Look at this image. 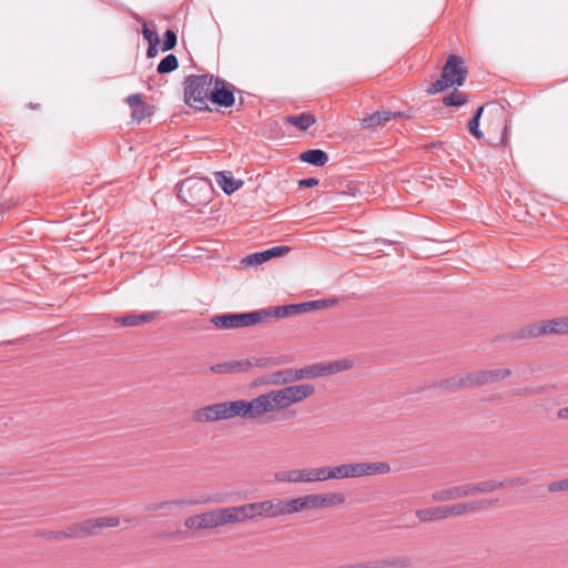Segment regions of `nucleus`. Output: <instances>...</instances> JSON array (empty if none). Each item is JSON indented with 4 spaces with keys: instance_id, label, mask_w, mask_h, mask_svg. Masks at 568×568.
Instances as JSON below:
<instances>
[{
    "instance_id": "nucleus-1",
    "label": "nucleus",
    "mask_w": 568,
    "mask_h": 568,
    "mask_svg": "<svg viewBox=\"0 0 568 568\" xmlns=\"http://www.w3.org/2000/svg\"><path fill=\"white\" fill-rule=\"evenodd\" d=\"M215 75L213 74H191L184 80V101L196 110H210L207 101H210L212 87Z\"/></svg>"
},
{
    "instance_id": "nucleus-2",
    "label": "nucleus",
    "mask_w": 568,
    "mask_h": 568,
    "mask_svg": "<svg viewBox=\"0 0 568 568\" xmlns=\"http://www.w3.org/2000/svg\"><path fill=\"white\" fill-rule=\"evenodd\" d=\"M247 409L244 399L222 402L195 410L193 419L197 423H211L234 417L248 418Z\"/></svg>"
},
{
    "instance_id": "nucleus-3",
    "label": "nucleus",
    "mask_w": 568,
    "mask_h": 568,
    "mask_svg": "<svg viewBox=\"0 0 568 568\" xmlns=\"http://www.w3.org/2000/svg\"><path fill=\"white\" fill-rule=\"evenodd\" d=\"M467 73L464 60L459 55L452 54L442 69L440 78L433 82L426 92L433 95L450 87H460L466 81Z\"/></svg>"
},
{
    "instance_id": "nucleus-4",
    "label": "nucleus",
    "mask_w": 568,
    "mask_h": 568,
    "mask_svg": "<svg viewBox=\"0 0 568 568\" xmlns=\"http://www.w3.org/2000/svg\"><path fill=\"white\" fill-rule=\"evenodd\" d=\"M176 187L178 199L190 206L206 204L211 199L212 187L207 179L187 178Z\"/></svg>"
},
{
    "instance_id": "nucleus-5",
    "label": "nucleus",
    "mask_w": 568,
    "mask_h": 568,
    "mask_svg": "<svg viewBox=\"0 0 568 568\" xmlns=\"http://www.w3.org/2000/svg\"><path fill=\"white\" fill-rule=\"evenodd\" d=\"M390 467L385 462L349 463L331 467L332 479L358 478L387 474Z\"/></svg>"
},
{
    "instance_id": "nucleus-6",
    "label": "nucleus",
    "mask_w": 568,
    "mask_h": 568,
    "mask_svg": "<svg viewBox=\"0 0 568 568\" xmlns=\"http://www.w3.org/2000/svg\"><path fill=\"white\" fill-rule=\"evenodd\" d=\"M266 315L267 313L261 312V310L247 313H225L213 316L211 323L219 329L248 327L266 321Z\"/></svg>"
},
{
    "instance_id": "nucleus-7",
    "label": "nucleus",
    "mask_w": 568,
    "mask_h": 568,
    "mask_svg": "<svg viewBox=\"0 0 568 568\" xmlns=\"http://www.w3.org/2000/svg\"><path fill=\"white\" fill-rule=\"evenodd\" d=\"M119 524L120 519L114 516L85 519L83 521L72 524L67 528L68 539H81L88 536H93L103 528L116 527Z\"/></svg>"
},
{
    "instance_id": "nucleus-8",
    "label": "nucleus",
    "mask_w": 568,
    "mask_h": 568,
    "mask_svg": "<svg viewBox=\"0 0 568 568\" xmlns=\"http://www.w3.org/2000/svg\"><path fill=\"white\" fill-rule=\"evenodd\" d=\"M568 333V317L541 321L526 326L519 331L517 338H536L547 334Z\"/></svg>"
},
{
    "instance_id": "nucleus-9",
    "label": "nucleus",
    "mask_w": 568,
    "mask_h": 568,
    "mask_svg": "<svg viewBox=\"0 0 568 568\" xmlns=\"http://www.w3.org/2000/svg\"><path fill=\"white\" fill-rule=\"evenodd\" d=\"M235 91L237 89L234 84L220 77H215L210 101L220 108H231L235 104Z\"/></svg>"
},
{
    "instance_id": "nucleus-10",
    "label": "nucleus",
    "mask_w": 568,
    "mask_h": 568,
    "mask_svg": "<svg viewBox=\"0 0 568 568\" xmlns=\"http://www.w3.org/2000/svg\"><path fill=\"white\" fill-rule=\"evenodd\" d=\"M244 505L248 520H252L256 517L276 518L284 516L283 499H267Z\"/></svg>"
},
{
    "instance_id": "nucleus-11",
    "label": "nucleus",
    "mask_w": 568,
    "mask_h": 568,
    "mask_svg": "<svg viewBox=\"0 0 568 568\" xmlns=\"http://www.w3.org/2000/svg\"><path fill=\"white\" fill-rule=\"evenodd\" d=\"M311 509H317L316 494L283 499L284 516Z\"/></svg>"
},
{
    "instance_id": "nucleus-12",
    "label": "nucleus",
    "mask_w": 568,
    "mask_h": 568,
    "mask_svg": "<svg viewBox=\"0 0 568 568\" xmlns=\"http://www.w3.org/2000/svg\"><path fill=\"white\" fill-rule=\"evenodd\" d=\"M474 387L495 383L511 375L509 368L485 369L470 372Z\"/></svg>"
},
{
    "instance_id": "nucleus-13",
    "label": "nucleus",
    "mask_w": 568,
    "mask_h": 568,
    "mask_svg": "<svg viewBox=\"0 0 568 568\" xmlns=\"http://www.w3.org/2000/svg\"><path fill=\"white\" fill-rule=\"evenodd\" d=\"M274 479L277 483L312 484V473L311 468L280 470L274 474Z\"/></svg>"
},
{
    "instance_id": "nucleus-14",
    "label": "nucleus",
    "mask_w": 568,
    "mask_h": 568,
    "mask_svg": "<svg viewBox=\"0 0 568 568\" xmlns=\"http://www.w3.org/2000/svg\"><path fill=\"white\" fill-rule=\"evenodd\" d=\"M402 115L400 112H392V111H376L372 114L362 119V126L365 129H378L384 126L390 120L399 118Z\"/></svg>"
},
{
    "instance_id": "nucleus-15",
    "label": "nucleus",
    "mask_w": 568,
    "mask_h": 568,
    "mask_svg": "<svg viewBox=\"0 0 568 568\" xmlns=\"http://www.w3.org/2000/svg\"><path fill=\"white\" fill-rule=\"evenodd\" d=\"M308 378H313L312 367L305 366L297 369L288 368L277 372L275 374L274 383L288 384L295 381H303Z\"/></svg>"
},
{
    "instance_id": "nucleus-16",
    "label": "nucleus",
    "mask_w": 568,
    "mask_h": 568,
    "mask_svg": "<svg viewBox=\"0 0 568 568\" xmlns=\"http://www.w3.org/2000/svg\"><path fill=\"white\" fill-rule=\"evenodd\" d=\"M469 495H471L470 494V485L465 484V485L454 486V487L434 491L432 494V499L434 501H449V500L467 497Z\"/></svg>"
},
{
    "instance_id": "nucleus-17",
    "label": "nucleus",
    "mask_w": 568,
    "mask_h": 568,
    "mask_svg": "<svg viewBox=\"0 0 568 568\" xmlns=\"http://www.w3.org/2000/svg\"><path fill=\"white\" fill-rule=\"evenodd\" d=\"M313 378L332 375L346 371L352 367V362L348 359L331 362L326 364L311 365Z\"/></svg>"
},
{
    "instance_id": "nucleus-18",
    "label": "nucleus",
    "mask_w": 568,
    "mask_h": 568,
    "mask_svg": "<svg viewBox=\"0 0 568 568\" xmlns=\"http://www.w3.org/2000/svg\"><path fill=\"white\" fill-rule=\"evenodd\" d=\"M437 386L447 393L474 387L470 373L452 376L439 382Z\"/></svg>"
},
{
    "instance_id": "nucleus-19",
    "label": "nucleus",
    "mask_w": 568,
    "mask_h": 568,
    "mask_svg": "<svg viewBox=\"0 0 568 568\" xmlns=\"http://www.w3.org/2000/svg\"><path fill=\"white\" fill-rule=\"evenodd\" d=\"M248 418L254 419L273 410L268 393L262 394L252 400H246Z\"/></svg>"
},
{
    "instance_id": "nucleus-20",
    "label": "nucleus",
    "mask_w": 568,
    "mask_h": 568,
    "mask_svg": "<svg viewBox=\"0 0 568 568\" xmlns=\"http://www.w3.org/2000/svg\"><path fill=\"white\" fill-rule=\"evenodd\" d=\"M160 311L143 312L141 314H126L115 318V323L122 326H140L145 323L154 321L160 316Z\"/></svg>"
},
{
    "instance_id": "nucleus-21",
    "label": "nucleus",
    "mask_w": 568,
    "mask_h": 568,
    "mask_svg": "<svg viewBox=\"0 0 568 568\" xmlns=\"http://www.w3.org/2000/svg\"><path fill=\"white\" fill-rule=\"evenodd\" d=\"M222 525L242 523L247 519L245 505L220 508Z\"/></svg>"
},
{
    "instance_id": "nucleus-22",
    "label": "nucleus",
    "mask_w": 568,
    "mask_h": 568,
    "mask_svg": "<svg viewBox=\"0 0 568 568\" xmlns=\"http://www.w3.org/2000/svg\"><path fill=\"white\" fill-rule=\"evenodd\" d=\"M216 182L226 194L234 193L243 185V181L235 180L227 171L216 173Z\"/></svg>"
},
{
    "instance_id": "nucleus-23",
    "label": "nucleus",
    "mask_w": 568,
    "mask_h": 568,
    "mask_svg": "<svg viewBox=\"0 0 568 568\" xmlns=\"http://www.w3.org/2000/svg\"><path fill=\"white\" fill-rule=\"evenodd\" d=\"M300 160L315 166H324L328 162V155L321 149H311L303 152Z\"/></svg>"
},
{
    "instance_id": "nucleus-24",
    "label": "nucleus",
    "mask_w": 568,
    "mask_h": 568,
    "mask_svg": "<svg viewBox=\"0 0 568 568\" xmlns=\"http://www.w3.org/2000/svg\"><path fill=\"white\" fill-rule=\"evenodd\" d=\"M406 564L404 560H382V561H363V562H356V564H347L339 566L337 568H396V567H405Z\"/></svg>"
},
{
    "instance_id": "nucleus-25",
    "label": "nucleus",
    "mask_w": 568,
    "mask_h": 568,
    "mask_svg": "<svg viewBox=\"0 0 568 568\" xmlns=\"http://www.w3.org/2000/svg\"><path fill=\"white\" fill-rule=\"evenodd\" d=\"M273 410L285 409L293 404L286 387L268 392Z\"/></svg>"
},
{
    "instance_id": "nucleus-26",
    "label": "nucleus",
    "mask_w": 568,
    "mask_h": 568,
    "mask_svg": "<svg viewBox=\"0 0 568 568\" xmlns=\"http://www.w3.org/2000/svg\"><path fill=\"white\" fill-rule=\"evenodd\" d=\"M415 515L422 523L446 519L444 506L417 509Z\"/></svg>"
},
{
    "instance_id": "nucleus-27",
    "label": "nucleus",
    "mask_w": 568,
    "mask_h": 568,
    "mask_svg": "<svg viewBox=\"0 0 568 568\" xmlns=\"http://www.w3.org/2000/svg\"><path fill=\"white\" fill-rule=\"evenodd\" d=\"M286 388L290 393L293 404L306 399L307 397L312 396L315 392L314 386L311 384L292 385L286 386Z\"/></svg>"
},
{
    "instance_id": "nucleus-28",
    "label": "nucleus",
    "mask_w": 568,
    "mask_h": 568,
    "mask_svg": "<svg viewBox=\"0 0 568 568\" xmlns=\"http://www.w3.org/2000/svg\"><path fill=\"white\" fill-rule=\"evenodd\" d=\"M345 499L342 493L316 494L317 509L342 505Z\"/></svg>"
},
{
    "instance_id": "nucleus-29",
    "label": "nucleus",
    "mask_w": 568,
    "mask_h": 568,
    "mask_svg": "<svg viewBox=\"0 0 568 568\" xmlns=\"http://www.w3.org/2000/svg\"><path fill=\"white\" fill-rule=\"evenodd\" d=\"M333 303L334 302L329 301V300H317V301H310V302L293 304L294 314L300 315L303 313H308V312H313L316 310H321L323 307L332 305Z\"/></svg>"
},
{
    "instance_id": "nucleus-30",
    "label": "nucleus",
    "mask_w": 568,
    "mask_h": 568,
    "mask_svg": "<svg viewBox=\"0 0 568 568\" xmlns=\"http://www.w3.org/2000/svg\"><path fill=\"white\" fill-rule=\"evenodd\" d=\"M287 122L301 131H306L315 123V116L311 113L290 115Z\"/></svg>"
},
{
    "instance_id": "nucleus-31",
    "label": "nucleus",
    "mask_w": 568,
    "mask_h": 568,
    "mask_svg": "<svg viewBox=\"0 0 568 568\" xmlns=\"http://www.w3.org/2000/svg\"><path fill=\"white\" fill-rule=\"evenodd\" d=\"M470 485V494L476 493H491L496 489L505 487V483H501V480H484Z\"/></svg>"
},
{
    "instance_id": "nucleus-32",
    "label": "nucleus",
    "mask_w": 568,
    "mask_h": 568,
    "mask_svg": "<svg viewBox=\"0 0 568 568\" xmlns=\"http://www.w3.org/2000/svg\"><path fill=\"white\" fill-rule=\"evenodd\" d=\"M261 312L267 313L266 320L268 317L286 318V317L295 316L293 304L262 308Z\"/></svg>"
},
{
    "instance_id": "nucleus-33",
    "label": "nucleus",
    "mask_w": 568,
    "mask_h": 568,
    "mask_svg": "<svg viewBox=\"0 0 568 568\" xmlns=\"http://www.w3.org/2000/svg\"><path fill=\"white\" fill-rule=\"evenodd\" d=\"M179 61L176 55L170 53L166 57H164L160 63L158 64L156 71L159 74H166L170 72H173L178 69Z\"/></svg>"
},
{
    "instance_id": "nucleus-34",
    "label": "nucleus",
    "mask_w": 568,
    "mask_h": 568,
    "mask_svg": "<svg viewBox=\"0 0 568 568\" xmlns=\"http://www.w3.org/2000/svg\"><path fill=\"white\" fill-rule=\"evenodd\" d=\"M202 520L204 529L223 526L220 508L202 513Z\"/></svg>"
},
{
    "instance_id": "nucleus-35",
    "label": "nucleus",
    "mask_w": 568,
    "mask_h": 568,
    "mask_svg": "<svg viewBox=\"0 0 568 568\" xmlns=\"http://www.w3.org/2000/svg\"><path fill=\"white\" fill-rule=\"evenodd\" d=\"M483 111H484V106H479L473 118L469 120L468 122V129H469V132L477 139H480L483 138V132L479 130V121H480V116L483 114Z\"/></svg>"
},
{
    "instance_id": "nucleus-36",
    "label": "nucleus",
    "mask_w": 568,
    "mask_h": 568,
    "mask_svg": "<svg viewBox=\"0 0 568 568\" xmlns=\"http://www.w3.org/2000/svg\"><path fill=\"white\" fill-rule=\"evenodd\" d=\"M467 102L465 93L453 91L443 99V103L447 106H460Z\"/></svg>"
},
{
    "instance_id": "nucleus-37",
    "label": "nucleus",
    "mask_w": 568,
    "mask_h": 568,
    "mask_svg": "<svg viewBox=\"0 0 568 568\" xmlns=\"http://www.w3.org/2000/svg\"><path fill=\"white\" fill-rule=\"evenodd\" d=\"M268 261V256L266 254V251L256 252L248 254L242 260V264L244 266H254V265H261Z\"/></svg>"
},
{
    "instance_id": "nucleus-38",
    "label": "nucleus",
    "mask_w": 568,
    "mask_h": 568,
    "mask_svg": "<svg viewBox=\"0 0 568 568\" xmlns=\"http://www.w3.org/2000/svg\"><path fill=\"white\" fill-rule=\"evenodd\" d=\"M36 536L48 539V540H57V541L62 540V539H68L67 529L65 530L40 529V530L36 531Z\"/></svg>"
},
{
    "instance_id": "nucleus-39",
    "label": "nucleus",
    "mask_w": 568,
    "mask_h": 568,
    "mask_svg": "<svg viewBox=\"0 0 568 568\" xmlns=\"http://www.w3.org/2000/svg\"><path fill=\"white\" fill-rule=\"evenodd\" d=\"M187 504H189V501L183 500V499L168 500V501L152 504V505L148 506L146 509L155 511V510H161V509H171L173 507H183Z\"/></svg>"
},
{
    "instance_id": "nucleus-40",
    "label": "nucleus",
    "mask_w": 568,
    "mask_h": 568,
    "mask_svg": "<svg viewBox=\"0 0 568 568\" xmlns=\"http://www.w3.org/2000/svg\"><path fill=\"white\" fill-rule=\"evenodd\" d=\"M187 504H189V501L183 500V499L168 500V501L152 504V505L148 506L146 509L155 511V510H161V509H171L173 507H183Z\"/></svg>"
},
{
    "instance_id": "nucleus-41",
    "label": "nucleus",
    "mask_w": 568,
    "mask_h": 568,
    "mask_svg": "<svg viewBox=\"0 0 568 568\" xmlns=\"http://www.w3.org/2000/svg\"><path fill=\"white\" fill-rule=\"evenodd\" d=\"M311 473L312 483L332 479L331 467L328 466L311 468Z\"/></svg>"
},
{
    "instance_id": "nucleus-42",
    "label": "nucleus",
    "mask_w": 568,
    "mask_h": 568,
    "mask_svg": "<svg viewBox=\"0 0 568 568\" xmlns=\"http://www.w3.org/2000/svg\"><path fill=\"white\" fill-rule=\"evenodd\" d=\"M176 43H178L176 33L173 30L168 29L163 34L162 50L163 51L173 50L176 47Z\"/></svg>"
},
{
    "instance_id": "nucleus-43",
    "label": "nucleus",
    "mask_w": 568,
    "mask_h": 568,
    "mask_svg": "<svg viewBox=\"0 0 568 568\" xmlns=\"http://www.w3.org/2000/svg\"><path fill=\"white\" fill-rule=\"evenodd\" d=\"M494 505L493 500L481 499L466 503L467 513H475L478 510L487 509Z\"/></svg>"
},
{
    "instance_id": "nucleus-44",
    "label": "nucleus",
    "mask_w": 568,
    "mask_h": 568,
    "mask_svg": "<svg viewBox=\"0 0 568 568\" xmlns=\"http://www.w3.org/2000/svg\"><path fill=\"white\" fill-rule=\"evenodd\" d=\"M445 509V517L448 518L449 516H460L465 513H467L466 503H459L454 504L450 506H444Z\"/></svg>"
},
{
    "instance_id": "nucleus-45",
    "label": "nucleus",
    "mask_w": 568,
    "mask_h": 568,
    "mask_svg": "<svg viewBox=\"0 0 568 568\" xmlns=\"http://www.w3.org/2000/svg\"><path fill=\"white\" fill-rule=\"evenodd\" d=\"M231 373L247 372L253 367L250 359L230 361Z\"/></svg>"
},
{
    "instance_id": "nucleus-46",
    "label": "nucleus",
    "mask_w": 568,
    "mask_h": 568,
    "mask_svg": "<svg viewBox=\"0 0 568 568\" xmlns=\"http://www.w3.org/2000/svg\"><path fill=\"white\" fill-rule=\"evenodd\" d=\"M184 526L189 529H204L202 514L187 517L184 521Z\"/></svg>"
},
{
    "instance_id": "nucleus-47",
    "label": "nucleus",
    "mask_w": 568,
    "mask_h": 568,
    "mask_svg": "<svg viewBox=\"0 0 568 568\" xmlns=\"http://www.w3.org/2000/svg\"><path fill=\"white\" fill-rule=\"evenodd\" d=\"M265 251H266V254L268 256V260H271L273 257L285 255L286 253H288L291 251V248L288 246L281 245V246H273V247L267 248Z\"/></svg>"
},
{
    "instance_id": "nucleus-48",
    "label": "nucleus",
    "mask_w": 568,
    "mask_h": 568,
    "mask_svg": "<svg viewBox=\"0 0 568 568\" xmlns=\"http://www.w3.org/2000/svg\"><path fill=\"white\" fill-rule=\"evenodd\" d=\"M251 361L253 363V367H260V368L271 367V366L277 364V361H275L272 357H257V358H253Z\"/></svg>"
},
{
    "instance_id": "nucleus-49",
    "label": "nucleus",
    "mask_w": 568,
    "mask_h": 568,
    "mask_svg": "<svg viewBox=\"0 0 568 568\" xmlns=\"http://www.w3.org/2000/svg\"><path fill=\"white\" fill-rule=\"evenodd\" d=\"M142 34L148 43L160 42L158 32L149 29L145 22L142 24Z\"/></svg>"
},
{
    "instance_id": "nucleus-50",
    "label": "nucleus",
    "mask_w": 568,
    "mask_h": 568,
    "mask_svg": "<svg viewBox=\"0 0 568 568\" xmlns=\"http://www.w3.org/2000/svg\"><path fill=\"white\" fill-rule=\"evenodd\" d=\"M210 371L214 374H232L231 367H230V362H224V363H219V364L212 365L210 367Z\"/></svg>"
},
{
    "instance_id": "nucleus-51",
    "label": "nucleus",
    "mask_w": 568,
    "mask_h": 568,
    "mask_svg": "<svg viewBox=\"0 0 568 568\" xmlns=\"http://www.w3.org/2000/svg\"><path fill=\"white\" fill-rule=\"evenodd\" d=\"M126 102L129 106L133 110L134 108H141V105H144V101L142 100L141 94H131L126 98Z\"/></svg>"
},
{
    "instance_id": "nucleus-52",
    "label": "nucleus",
    "mask_w": 568,
    "mask_h": 568,
    "mask_svg": "<svg viewBox=\"0 0 568 568\" xmlns=\"http://www.w3.org/2000/svg\"><path fill=\"white\" fill-rule=\"evenodd\" d=\"M146 115L145 104L141 105V108H134L131 113L132 119L136 122H141Z\"/></svg>"
},
{
    "instance_id": "nucleus-53",
    "label": "nucleus",
    "mask_w": 568,
    "mask_h": 568,
    "mask_svg": "<svg viewBox=\"0 0 568 568\" xmlns=\"http://www.w3.org/2000/svg\"><path fill=\"white\" fill-rule=\"evenodd\" d=\"M548 490H549L550 493L567 491V489H566V481H565V479L550 483V484L548 485Z\"/></svg>"
},
{
    "instance_id": "nucleus-54",
    "label": "nucleus",
    "mask_w": 568,
    "mask_h": 568,
    "mask_svg": "<svg viewBox=\"0 0 568 568\" xmlns=\"http://www.w3.org/2000/svg\"><path fill=\"white\" fill-rule=\"evenodd\" d=\"M545 389H546L545 386H538V387H532V388H523V389L518 390L517 394H519V395H536V394L544 393Z\"/></svg>"
},
{
    "instance_id": "nucleus-55",
    "label": "nucleus",
    "mask_w": 568,
    "mask_h": 568,
    "mask_svg": "<svg viewBox=\"0 0 568 568\" xmlns=\"http://www.w3.org/2000/svg\"><path fill=\"white\" fill-rule=\"evenodd\" d=\"M320 181L315 178L302 179L298 181L300 187H313L318 185Z\"/></svg>"
},
{
    "instance_id": "nucleus-56",
    "label": "nucleus",
    "mask_w": 568,
    "mask_h": 568,
    "mask_svg": "<svg viewBox=\"0 0 568 568\" xmlns=\"http://www.w3.org/2000/svg\"><path fill=\"white\" fill-rule=\"evenodd\" d=\"M501 483H505V487L509 485H525L527 483V479L525 477H513L506 478L501 480Z\"/></svg>"
},
{
    "instance_id": "nucleus-57",
    "label": "nucleus",
    "mask_w": 568,
    "mask_h": 568,
    "mask_svg": "<svg viewBox=\"0 0 568 568\" xmlns=\"http://www.w3.org/2000/svg\"><path fill=\"white\" fill-rule=\"evenodd\" d=\"M160 42H154V43H149V48L146 50V55L148 58H154L158 52H159V49H158V45H159Z\"/></svg>"
},
{
    "instance_id": "nucleus-58",
    "label": "nucleus",
    "mask_w": 568,
    "mask_h": 568,
    "mask_svg": "<svg viewBox=\"0 0 568 568\" xmlns=\"http://www.w3.org/2000/svg\"><path fill=\"white\" fill-rule=\"evenodd\" d=\"M559 419H568V406L560 408L557 413Z\"/></svg>"
},
{
    "instance_id": "nucleus-59",
    "label": "nucleus",
    "mask_w": 568,
    "mask_h": 568,
    "mask_svg": "<svg viewBox=\"0 0 568 568\" xmlns=\"http://www.w3.org/2000/svg\"><path fill=\"white\" fill-rule=\"evenodd\" d=\"M506 139H507V126L504 128V133H503V138H501V143L504 145H506Z\"/></svg>"
},
{
    "instance_id": "nucleus-60",
    "label": "nucleus",
    "mask_w": 568,
    "mask_h": 568,
    "mask_svg": "<svg viewBox=\"0 0 568 568\" xmlns=\"http://www.w3.org/2000/svg\"><path fill=\"white\" fill-rule=\"evenodd\" d=\"M7 207L3 204H0V215L4 213Z\"/></svg>"
},
{
    "instance_id": "nucleus-61",
    "label": "nucleus",
    "mask_w": 568,
    "mask_h": 568,
    "mask_svg": "<svg viewBox=\"0 0 568 568\" xmlns=\"http://www.w3.org/2000/svg\"><path fill=\"white\" fill-rule=\"evenodd\" d=\"M565 481H566V489H567V491H568V477H567V478H565Z\"/></svg>"
}]
</instances>
